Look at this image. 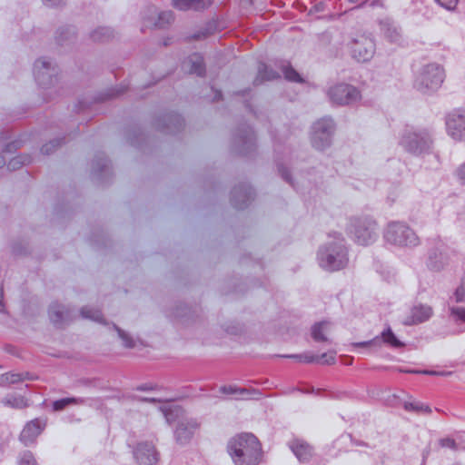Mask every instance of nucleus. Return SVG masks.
I'll use <instances>...</instances> for the list:
<instances>
[{
	"mask_svg": "<svg viewBox=\"0 0 465 465\" xmlns=\"http://www.w3.org/2000/svg\"><path fill=\"white\" fill-rule=\"evenodd\" d=\"M143 20L146 27L163 26L173 20L171 11L159 12L155 6H149L143 12Z\"/></svg>",
	"mask_w": 465,
	"mask_h": 465,
	"instance_id": "nucleus-6",
	"label": "nucleus"
},
{
	"mask_svg": "<svg viewBox=\"0 0 465 465\" xmlns=\"http://www.w3.org/2000/svg\"><path fill=\"white\" fill-rule=\"evenodd\" d=\"M46 5H54L61 4L64 0H43Z\"/></svg>",
	"mask_w": 465,
	"mask_h": 465,
	"instance_id": "nucleus-33",
	"label": "nucleus"
},
{
	"mask_svg": "<svg viewBox=\"0 0 465 465\" xmlns=\"http://www.w3.org/2000/svg\"><path fill=\"white\" fill-rule=\"evenodd\" d=\"M409 149L414 153L422 151L428 146V142L423 137H420L418 134H413L410 142H406Z\"/></svg>",
	"mask_w": 465,
	"mask_h": 465,
	"instance_id": "nucleus-19",
	"label": "nucleus"
},
{
	"mask_svg": "<svg viewBox=\"0 0 465 465\" xmlns=\"http://www.w3.org/2000/svg\"><path fill=\"white\" fill-rule=\"evenodd\" d=\"M329 96L332 103L346 104L359 99V92L351 85L340 84L329 90Z\"/></svg>",
	"mask_w": 465,
	"mask_h": 465,
	"instance_id": "nucleus-5",
	"label": "nucleus"
},
{
	"mask_svg": "<svg viewBox=\"0 0 465 465\" xmlns=\"http://www.w3.org/2000/svg\"><path fill=\"white\" fill-rule=\"evenodd\" d=\"M49 66L50 63L44 59L38 60L35 64L38 75L40 74L42 69H47Z\"/></svg>",
	"mask_w": 465,
	"mask_h": 465,
	"instance_id": "nucleus-31",
	"label": "nucleus"
},
{
	"mask_svg": "<svg viewBox=\"0 0 465 465\" xmlns=\"http://www.w3.org/2000/svg\"><path fill=\"white\" fill-rule=\"evenodd\" d=\"M448 134L455 140L465 138V114L452 113L447 119Z\"/></svg>",
	"mask_w": 465,
	"mask_h": 465,
	"instance_id": "nucleus-10",
	"label": "nucleus"
},
{
	"mask_svg": "<svg viewBox=\"0 0 465 465\" xmlns=\"http://www.w3.org/2000/svg\"><path fill=\"white\" fill-rule=\"evenodd\" d=\"M262 70H267L266 66L265 65H262V67L260 69V74L262 73Z\"/></svg>",
	"mask_w": 465,
	"mask_h": 465,
	"instance_id": "nucleus-37",
	"label": "nucleus"
},
{
	"mask_svg": "<svg viewBox=\"0 0 465 465\" xmlns=\"http://www.w3.org/2000/svg\"><path fill=\"white\" fill-rule=\"evenodd\" d=\"M351 52L353 57L358 61H368L374 54V44L371 39L362 38L361 41H356L353 44Z\"/></svg>",
	"mask_w": 465,
	"mask_h": 465,
	"instance_id": "nucleus-11",
	"label": "nucleus"
},
{
	"mask_svg": "<svg viewBox=\"0 0 465 465\" xmlns=\"http://www.w3.org/2000/svg\"><path fill=\"white\" fill-rule=\"evenodd\" d=\"M275 77H276V74L272 72H270L267 75L262 76V79L272 80V79H274Z\"/></svg>",
	"mask_w": 465,
	"mask_h": 465,
	"instance_id": "nucleus-34",
	"label": "nucleus"
},
{
	"mask_svg": "<svg viewBox=\"0 0 465 465\" xmlns=\"http://www.w3.org/2000/svg\"><path fill=\"white\" fill-rule=\"evenodd\" d=\"M405 409L408 411H416L418 412H430V410L428 406L420 404V402H407L405 404Z\"/></svg>",
	"mask_w": 465,
	"mask_h": 465,
	"instance_id": "nucleus-24",
	"label": "nucleus"
},
{
	"mask_svg": "<svg viewBox=\"0 0 465 465\" xmlns=\"http://www.w3.org/2000/svg\"><path fill=\"white\" fill-rule=\"evenodd\" d=\"M353 233L355 235L356 242L362 245L369 244L375 238L372 223L366 225L365 223L361 222L357 226H355Z\"/></svg>",
	"mask_w": 465,
	"mask_h": 465,
	"instance_id": "nucleus-12",
	"label": "nucleus"
},
{
	"mask_svg": "<svg viewBox=\"0 0 465 465\" xmlns=\"http://www.w3.org/2000/svg\"><path fill=\"white\" fill-rule=\"evenodd\" d=\"M335 356H336V352L335 351H328V352H325L323 354H322L321 356H305L304 357V361H307V362H319V363H322V364H333L335 362Z\"/></svg>",
	"mask_w": 465,
	"mask_h": 465,
	"instance_id": "nucleus-18",
	"label": "nucleus"
},
{
	"mask_svg": "<svg viewBox=\"0 0 465 465\" xmlns=\"http://www.w3.org/2000/svg\"><path fill=\"white\" fill-rule=\"evenodd\" d=\"M444 70L436 64L426 65L416 80L419 89L435 90L440 86L444 80Z\"/></svg>",
	"mask_w": 465,
	"mask_h": 465,
	"instance_id": "nucleus-3",
	"label": "nucleus"
},
{
	"mask_svg": "<svg viewBox=\"0 0 465 465\" xmlns=\"http://www.w3.org/2000/svg\"><path fill=\"white\" fill-rule=\"evenodd\" d=\"M383 341L390 344L392 347H401L403 344L400 341L392 331L389 329L381 334Z\"/></svg>",
	"mask_w": 465,
	"mask_h": 465,
	"instance_id": "nucleus-22",
	"label": "nucleus"
},
{
	"mask_svg": "<svg viewBox=\"0 0 465 465\" xmlns=\"http://www.w3.org/2000/svg\"><path fill=\"white\" fill-rule=\"evenodd\" d=\"M442 7L448 9V10H453L457 4L458 0H435Z\"/></svg>",
	"mask_w": 465,
	"mask_h": 465,
	"instance_id": "nucleus-27",
	"label": "nucleus"
},
{
	"mask_svg": "<svg viewBox=\"0 0 465 465\" xmlns=\"http://www.w3.org/2000/svg\"><path fill=\"white\" fill-rule=\"evenodd\" d=\"M458 177L462 183H465V164L461 165L457 172Z\"/></svg>",
	"mask_w": 465,
	"mask_h": 465,
	"instance_id": "nucleus-32",
	"label": "nucleus"
},
{
	"mask_svg": "<svg viewBox=\"0 0 465 465\" xmlns=\"http://www.w3.org/2000/svg\"><path fill=\"white\" fill-rule=\"evenodd\" d=\"M454 296L458 302L465 300V282L456 290Z\"/></svg>",
	"mask_w": 465,
	"mask_h": 465,
	"instance_id": "nucleus-28",
	"label": "nucleus"
},
{
	"mask_svg": "<svg viewBox=\"0 0 465 465\" xmlns=\"http://www.w3.org/2000/svg\"><path fill=\"white\" fill-rule=\"evenodd\" d=\"M94 40H99L100 37L99 36H96L95 35L93 36Z\"/></svg>",
	"mask_w": 465,
	"mask_h": 465,
	"instance_id": "nucleus-38",
	"label": "nucleus"
},
{
	"mask_svg": "<svg viewBox=\"0 0 465 465\" xmlns=\"http://www.w3.org/2000/svg\"><path fill=\"white\" fill-rule=\"evenodd\" d=\"M45 423L40 420H35L26 424L21 432V440L25 444H28L41 433L45 427Z\"/></svg>",
	"mask_w": 465,
	"mask_h": 465,
	"instance_id": "nucleus-13",
	"label": "nucleus"
},
{
	"mask_svg": "<svg viewBox=\"0 0 465 465\" xmlns=\"http://www.w3.org/2000/svg\"><path fill=\"white\" fill-rule=\"evenodd\" d=\"M134 456L140 465H155L159 460V453L155 447L149 442L138 444Z\"/></svg>",
	"mask_w": 465,
	"mask_h": 465,
	"instance_id": "nucleus-8",
	"label": "nucleus"
},
{
	"mask_svg": "<svg viewBox=\"0 0 465 465\" xmlns=\"http://www.w3.org/2000/svg\"><path fill=\"white\" fill-rule=\"evenodd\" d=\"M163 411L167 422L173 423L177 421V428L175 430L176 441L181 445L188 443L198 431L199 423L193 419L185 418L183 411L172 403L165 404Z\"/></svg>",
	"mask_w": 465,
	"mask_h": 465,
	"instance_id": "nucleus-2",
	"label": "nucleus"
},
{
	"mask_svg": "<svg viewBox=\"0 0 465 465\" xmlns=\"http://www.w3.org/2000/svg\"><path fill=\"white\" fill-rule=\"evenodd\" d=\"M213 0H172V5L181 11L202 10L210 6Z\"/></svg>",
	"mask_w": 465,
	"mask_h": 465,
	"instance_id": "nucleus-14",
	"label": "nucleus"
},
{
	"mask_svg": "<svg viewBox=\"0 0 465 465\" xmlns=\"http://www.w3.org/2000/svg\"><path fill=\"white\" fill-rule=\"evenodd\" d=\"M282 72L287 80L292 82H302V76L289 65H283Z\"/></svg>",
	"mask_w": 465,
	"mask_h": 465,
	"instance_id": "nucleus-23",
	"label": "nucleus"
},
{
	"mask_svg": "<svg viewBox=\"0 0 465 465\" xmlns=\"http://www.w3.org/2000/svg\"><path fill=\"white\" fill-rule=\"evenodd\" d=\"M424 373L425 374H435V372H428V371H425Z\"/></svg>",
	"mask_w": 465,
	"mask_h": 465,
	"instance_id": "nucleus-39",
	"label": "nucleus"
},
{
	"mask_svg": "<svg viewBox=\"0 0 465 465\" xmlns=\"http://www.w3.org/2000/svg\"><path fill=\"white\" fill-rule=\"evenodd\" d=\"M432 314L431 308L425 305L415 306L411 310V315L406 321V324H415L428 320Z\"/></svg>",
	"mask_w": 465,
	"mask_h": 465,
	"instance_id": "nucleus-15",
	"label": "nucleus"
},
{
	"mask_svg": "<svg viewBox=\"0 0 465 465\" xmlns=\"http://www.w3.org/2000/svg\"><path fill=\"white\" fill-rule=\"evenodd\" d=\"M388 242L399 245H416L418 238L416 234L406 225L401 223H391L388 226L385 233Z\"/></svg>",
	"mask_w": 465,
	"mask_h": 465,
	"instance_id": "nucleus-4",
	"label": "nucleus"
},
{
	"mask_svg": "<svg viewBox=\"0 0 465 465\" xmlns=\"http://www.w3.org/2000/svg\"><path fill=\"white\" fill-rule=\"evenodd\" d=\"M82 314L84 317L94 320L95 322L102 321V315H101L100 312L90 309V308H84L82 310Z\"/></svg>",
	"mask_w": 465,
	"mask_h": 465,
	"instance_id": "nucleus-25",
	"label": "nucleus"
},
{
	"mask_svg": "<svg viewBox=\"0 0 465 465\" xmlns=\"http://www.w3.org/2000/svg\"><path fill=\"white\" fill-rule=\"evenodd\" d=\"M450 314L455 321H460L465 322V309L460 306L452 307L450 309Z\"/></svg>",
	"mask_w": 465,
	"mask_h": 465,
	"instance_id": "nucleus-26",
	"label": "nucleus"
},
{
	"mask_svg": "<svg viewBox=\"0 0 465 465\" xmlns=\"http://www.w3.org/2000/svg\"><path fill=\"white\" fill-rule=\"evenodd\" d=\"M292 450L300 460H307L312 455V449L306 442L296 440L292 445Z\"/></svg>",
	"mask_w": 465,
	"mask_h": 465,
	"instance_id": "nucleus-17",
	"label": "nucleus"
},
{
	"mask_svg": "<svg viewBox=\"0 0 465 465\" xmlns=\"http://www.w3.org/2000/svg\"><path fill=\"white\" fill-rule=\"evenodd\" d=\"M73 399H63L60 401H56L54 402V411L63 410L66 405L73 402Z\"/></svg>",
	"mask_w": 465,
	"mask_h": 465,
	"instance_id": "nucleus-29",
	"label": "nucleus"
},
{
	"mask_svg": "<svg viewBox=\"0 0 465 465\" xmlns=\"http://www.w3.org/2000/svg\"><path fill=\"white\" fill-rule=\"evenodd\" d=\"M227 450L236 465H258L262 460V444L251 433H241L232 437L228 442Z\"/></svg>",
	"mask_w": 465,
	"mask_h": 465,
	"instance_id": "nucleus-1",
	"label": "nucleus"
},
{
	"mask_svg": "<svg viewBox=\"0 0 465 465\" xmlns=\"http://www.w3.org/2000/svg\"><path fill=\"white\" fill-rule=\"evenodd\" d=\"M371 344V341H367V342L357 343V344H355V346L368 347Z\"/></svg>",
	"mask_w": 465,
	"mask_h": 465,
	"instance_id": "nucleus-36",
	"label": "nucleus"
},
{
	"mask_svg": "<svg viewBox=\"0 0 465 465\" xmlns=\"http://www.w3.org/2000/svg\"><path fill=\"white\" fill-rule=\"evenodd\" d=\"M320 264L322 268L329 271H336L342 268L347 262L345 252L341 247L333 248L331 252L320 253Z\"/></svg>",
	"mask_w": 465,
	"mask_h": 465,
	"instance_id": "nucleus-7",
	"label": "nucleus"
},
{
	"mask_svg": "<svg viewBox=\"0 0 465 465\" xmlns=\"http://www.w3.org/2000/svg\"><path fill=\"white\" fill-rule=\"evenodd\" d=\"M117 331L122 340L123 345L125 348L132 349V348L137 347L139 341L134 340L128 333L124 332V331H122L120 329H117Z\"/></svg>",
	"mask_w": 465,
	"mask_h": 465,
	"instance_id": "nucleus-21",
	"label": "nucleus"
},
{
	"mask_svg": "<svg viewBox=\"0 0 465 465\" xmlns=\"http://www.w3.org/2000/svg\"><path fill=\"white\" fill-rule=\"evenodd\" d=\"M331 129L332 124L329 119L319 121L314 124L312 141L315 147L321 149L328 143Z\"/></svg>",
	"mask_w": 465,
	"mask_h": 465,
	"instance_id": "nucleus-9",
	"label": "nucleus"
},
{
	"mask_svg": "<svg viewBox=\"0 0 465 465\" xmlns=\"http://www.w3.org/2000/svg\"><path fill=\"white\" fill-rule=\"evenodd\" d=\"M4 403L13 408L22 409L27 406V401L21 395H11L4 400Z\"/></svg>",
	"mask_w": 465,
	"mask_h": 465,
	"instance_id": "nucleus-20",
	"label": "nucleus"
},
{
	"mask_svg": "<svg viewBox=\"0 0 465 465\" xmlns=\"http://www.w3.org/2000/svg\"><path fill=\"white\" fill-rule=\"evenodd\" d=\"M331 331V324L327 322L316 323L312 328V336L316 341H328V334Z\"/></svg>",
	"mask_w": 465,
	"mask_h": 465,
	"instance_id": "nucleus-16",
	"label": "nucleus"
},
{
	"mask_svg": "<svg viewBox=\"0 0 465 465\" xmlns=\"http://www.w3.org/2000/svg\"><path fill=\"white\" fill-rule=\"evenodd\" d=\"M454 444V442L451 440H443L442 445L451 447Z\"/></svg>",
	"mask_w": 465,
	"mask_h": 465,
	"instance_id": "nucleus-35",
	"label": "nucleus"
},
{
	"mask_svg": "<svg viewBox=\"0 0 465 465\" xmlns=\"http://www.w3.org/2000/svg\"><path fill=\"white\" fill-rule=\"evenodd\" d=\"M19 465H35V461L31 453H25L21 458Z\"/></svg>",
	"mask_w": 465,
	"mask_h": 465,
	"instance_id": "nucleus-30",
	"label": "nucleus"
}]
</instances>
